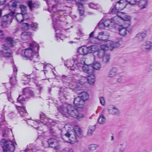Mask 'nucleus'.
Returning a JSON list of instances; mask_svg holds the SVG:
<instances>
[{
	"mask_svg": "<svg viewBox=\"0 0 152 152\" xmlns=\"http://www.w3.org/2000/svg\"><path fill=\"white\" fill-rule=\"evenodd\" d=\"M79 54L86 55L88 53V47L83 46L79 47L77 50Z\"/></svg>",
	"mask_w": 152,
	"mask_h": 152,
	"instance_id": "nucleus-18",
	"label": "nucleus"
},
{
	"mask_svg": "<svg viewBox=\"0 0 152 152\" xmlns=\"http://www.w3.org/2000/svg\"><path fill=\"white\" fill-rule=\"evenodd\" d=\"M68 152H75L74 150L72 149H70Z\"/></svg>",
	"mask_w": 152,
	"mask_h": 152,
	"instance_id": "nucleus-61",
	"label": "nucleus"
},
{
	"mask_svg": "<svg viewBox=\"0 0 152 152\" xmlns=\"http://www.w3.org/2000/svg\"><path fill=\"white\" fill-rule=\"evenodd\" d=\"M6 0H0V4L3 5L5 4Z\"/></svg>",
	"mask_w": 152,
	"mask_h": 152,
	"instance_id": "nucleus-52",
	"label": "nucleus"
},
{
	"mask_svg": "<svg viewBox=\"0 0 152 152\" xmlns=\"http://www.w3.org/2000/svg\"><path fill=\"white\" fill-rule=\"evenodd\" d=\"M79 83L81 85L85 84L87 81L88 82V77L87 78L85 77L82 76L81 78L78 80Z\"/></svg>",
	"mask_w": 152,
	"mask_h": 152,
	"instance_id": "nucleus-31",
	"label": "nucleus"
},
{
	"mask_svg": "<svg viewBox=\"0 0 152 152\" xmlns=\"http://www.w3.org/2000/svg\"><path fill=\"white\" fill-rule=\"evenodd\" d=\"M89 40L93 43L99 44L101 43L102 41H104V40L99 39L98 36L97 37L90 38Z\"/></svg>",
	"mask_w": 152,
	"mask_h": 152,
	"instance_id": "nucleus-24",
	"label": "nucleus"
},
{
	"mask_svg": "<svg viewBox=\"0 0 152 152\" xmlns=\"http://www.w3.org/2000/svg\"><path fill=\"white\" fill-rule=\"evenodd\" d=\"M103 61L104 62H108L110 59V55L108 54H105L102 57Z\"/></svg>",
	"mask_w": 152,
	"mask_h": 152,
	"instance_id": "nucleus-41",
	"label": "nucleus"
},
{
	"mask_svg": "<svg viewBox=\"0 0 152 152\" xmlns=\"http://www.w3.org/2000/svg\"><path fill=\"white\" fill-rule=\"evenodd\" d=\"M13 74H15V75H16L17 72L18 71V69L15 65H14L13 66Z\"/></svg>",
	"mask_w": 152,
	"mask_h": 152,
	"instance_id": "nucleus-47",
	"label": "nucleus"
},
{
	"mask_svg": "<svg viewBox=\"0 0 152 152\" xmlns=\"http://www.w3.org/2000/svg\"><path fill=\"white\" fill-rule=\"evenodd\" d=\"M78 4H77V7L78 8V10H79V9H81L82 10L83 8V6L82 4L81 3H80V2H77Z\"/></svg>",
	"mask_w": 152,
	"mask_h": 152,
	"instance_id": "nucleus-49",
	"label": "nucleus"
},
{
	"mask_svg": "<svg viewBox=\"0 0 152 152\" xmlns=\"http://www.w3.org/2000/svg\"><path fill=\"white\" fill-rule=\"evenodd\" d=\"M114 152H122V151H119L118 152L117 151H115Z\"/></svg>",
	"mask_w": 152,
	"mask_h": 152,
	"instance_id": "nucleus-64",
	"label": "nucleus"
},
{
	"mask_svg": "<svg viewBox=\"0 0 152 152\" xmlns=\"http://www.w3.org/2000/svg\"><path fill=\"white\" fill-rule=\"evenodd\" d=\"M79 97H80L83 102H85L88 100L89 98V95L88 94L85 92H83L79 94Z\"/></svg>",
	"mask_w": 152,
	"mask_h": 152,
	"instance_id": "nucleus-19",
	"label": "nucleus"
},
{
	"mask_svg": "<svg viewBox=\"0 0 152 152\" xmlns=\"http://www.w3.org/2000/svg\"><path fill=\"white\" fill-rule=\"evenodd\" d=\"M100 103L102 105H104L105 104V101L104 98L102 97H100L99 98Z\"/></svg>",
	"mask_w": 152,
	"mask_h": 152,
	"instance_id": "nucleus-46",
	"label": "nucleus"
},
{
	"mask_svg": "<svg viewBox=\"0 0 152 152\" xmlns=\"http://www.w3.org/2000/svg\"><path fill=\"white\" fill-rule=\"evenodd\" d=\"M15 13V12L11 11L9 13L3 16L1 19L2 20L7 21L9 23H11L12 21L13 17Z\"/></svg>",
	"mask_w": 152,
	"mask_h": 152,
	"instance_id": "nucleus-10",
	"label": "nucleus"
},
{
	"mask_svg": "<svg viewBox=\"0 0 152 152\" xmlns=\"http://www.w3.org/2000/svg\"><path fill=\"white\" fill-rule=\"evenodd\" d=\"M82 69L83 72L89 75L88 77V82L90 84L93 85L95 82V71L93 67L91 65H86L82 67Z\"/></svg>",
	"mask_w": 152,
	"mask_h": 152,
	"instance_id": "nucleus-5",
	"label": "nucleus"
},
{
	"mask_svg": "<svg viewBox=\"0 0 152 152\" xmlns=\"http://www.w3.org/2000/svg\"><path fill=\"white\" fill-rule=\"evenodd\" d=\"M15 106L18 112L20 113L21 117H25L28 115V113L25 107L23 106H20L17 105H15Z\"/></svg>",
	"mask_w": 152,
	"mask_h": 152,
	"instance_id": "nucleus-11",
	"label": "nucleus"
},
{
	"mask_svg": "<svg viewBox=\"0 0 152 152\" xmlns=\"http://www.w3.org/2000/svg\"><path fill=\"white\" fill-rule=\"evenodd\" d=\"M103 21L102 22V23L101 24V23H99L98 24V26L99 28H101V26L103 25L104 26L109 27L112 25V22L111 19H104L103 20Z\"/></svg>",
	"mask_w": 152,
	"mask_h": 152,
	"instance_id": "nucleus-21",
	"label": "nucleus"
},
{
	"mask_svg": "<svg viewBox=\"0 0 152 152\" xmlns=\"http://www.w3.org/2000/svg\"><path fill=\"white\" fill-rule=\"evenodd\" d=\"M53 27L56 31L58 30V26L54 24L53 25Z\"/></svg>",
	"mask_w": 152,
	"mask_h": 152,
	"instance_id": "nucleus-56",
	"label": "nucleus"
},
{
	"mask_svg": "<svg viewBox=\"0 0 152 152\" xmlns=\"http://www.w3.org/2000/svg\"><path fill=\"white\" fill-rule=\"evenodd\" d=\"M94 32L93 31L92 32H91L90 33V34H89V39L90 38L94 37Z\"/></svg>",
	"mask_w": 152,
	"mask_h": 152,
	"instance_id": "nucleus-53",
	"label": "nucleus"
},
{
	"mask_svg": "<svg viewBox=\"0 0 152 152\" xmlns=\"http://www.w3.org/2000/svg\"><path fill=\"white\" fill-rule=\"evenodd\" d=\"M127 2H128L126 0H120L117 2L115 5L119 10H121L126 7L127 5Z\"/></svg>",
	"mask_w": 152,
	"mask_h": 152,
	"instance_id": "nucleus-12",
	"label": "nucleus"
},
{
	"mask_svg": "<svg viewBox=\"0 0 152 152\" xmlns=\"http://www.w3.org/2000/svg\"><path fill=\"white\" fill-rule=\"evenodd\" d=\"M105 121V119L104 115H101L98 119V123L100 124H103Z\"/></svg>",
	"mask_w": 152,
	"mask_h": 152,
	"instance_id": "nucleus-43",
	"label": "nucleus"
},
{
	"mask_svg": "<svg viewBox=\"0 0 152 152\" xmlns=\"http://www.w3.org/2000/svg\"><path fill=\"white\" fill-rule=\"evenodd\" d=\"M74 68L72 69L73 70H77L79 69V68L80 67H83L82 66V64L80 62H78V61L76 59V62H75V63L74 64Z\"/></svg>",
	"mask_w": 152,
	"mask_h": 152,
	"instance_id": "nucleus-32",
	"label": "nucleus"
},
{
	"mask_svg": "<svg viewBox=\"0 0 152 152\" xmlns=\"http://www.w3.org/2000/svg\"><path fill=\"white\" fill-rule=\"evenodd\" d=\"M3 151L13 152L15 150V147L13 142L10 140H6L2 139L0 141Z\"/></svg>",
	"mask_w": 152,
	"mask_h": 152,
	"instance_id": "nucleus-6",
	"label": "nucleus"
},
{
	"mask_svg": "<svg viewBox=\"0 0 152 152\" xmlns=\"http://www.w3.org/2000/svg\"><path fill=\"white\" fill-rule=\"evenodd\" d=\"M20 3L18 0H12L8 4V7L10 10L14 12L15 11L20 5Z\"/></svg>",
	"mask_w": 152,
	"mask_h": 152,
	"instance_id": "nucleus-9",
	"label": "nucleus"
},
{
	"mask_svg": "<svg viewBox=\"0 0 152 152\" xmlns=\"http://www.w3.org/2000/svg\"><path fill=\"white\" fill-rule=\"evenodd\" d=\"M104 54H105L103 51L101 50L98 51L97 55L99 58H102Z\"/></svg>",
	"mask_w": 152,
	"mask_h": 152,
	"instance_id": "nucleus-45",
	"label": "nucleus"
},
{
	"mask_svg": "<svg viewBox=\"0 0 152 152\" xmlns=\"http://www.w3.org/2000/svg\"><path fill=\"white\" fill-rule=\"evenodd\" d=\"M30 25L28 23H24L22 25V28L24 31L28 30L30 28Z\"/></svg>",
	"mask_w": 152,
	"mask_h": 152,
	"instance_id": "nucleus-36",
	"label": "nucleus"
},
{
	"mask_svg": "<svg viewBox=\"0 0 152 152\" xmlns=\"http://www.w3.org/2000/svg\"><path fill=\"white\" fill-rule=\"evenodd\" d=\"M110 10H111V12L113 14L118 15V14L120 12L119 10L117 8L116 5H113L110 8Z\"/></svg>",
	"mask_w": 152,
	"mask_h": 152,
	"instance_id": "nucleus-29",
	"label": "nucleus"
},
{
	"mask_svg": "<svg viewBox=\"0 0 152 152\" xmlns=\"http://www.w3.org/2000/svg\"><path fill=\"white\" fill-rule=\"evenodd\" d=\"M111 140H113V136H111Z\"/></svg>",
	"mask_w": 152,
	"mask_h": 152,
	"instance_id": "nucleus-63",
	"label": "nucleus"
},
{
	"mask_svg": "<svg viewBox=\"0 0 152 152\" xmlns=\"http://www.w3.org/2000/svg\"><path fill=\"white\" fill-rule=\"evenodd\" d=\"M6 134V130L5 129H3L2 131V136L3 137H4L5 136V134Z\"/></svg>",
	"mask_w": 152,
	"mask_h": 152,
	"instance_id": "nucleus-55",
	"label": "nucleus"
},
{
	"mask_svg": "<svg viewBox=\"0 0 152 152\" xmlns=\"http://www.w3.org/2000/svg\"><path fill=\"white\" fill-rule=\"evenodd\" d=\"M142 46L145 49L149 50L152 48V43L150 41H146L142 45Z\"/></svg>",
	"mask_w": 152,
	"mask_h": 152,
	"instance_id": "nucleus-28",
	"label": "nucleus"
},
{
	"mask_svg": "<svg viewBox=\"0 0 152 152\" xmlns=\"http://www.w3.org/2000/svg\"><path fill=\"white\" fill-rule=\"evenodd\" d=\"M27 4L31 11L33 8L37 9L39 7L38 2L36 1L33 2L32 0L28 1H27Z\"/></svg>",
	"mask_w": 152,
	"mask_h": 152,
	"instance_id": "nucleus-14",
	"label": "nucleus"
},
{
	"mask_svg": "<svg viewBox=\"0 0 152 152\" xmlns=\"http://www.w3.org/2000/svg\"><path fill=\"white\" fill-rule=\"evenodd\" d=\"M31 35V32L24 31L23 32L21 35V38L22 40H25L28 39V37Z\"/></svg>",
	"mask_w": 152,
	"mask_h": 152,
	"instance_id": "nucleus-27",
	"label": "nucleus"
},
{
	"mask_svg": "<svg viewBox=\"0 0 152 152\" xmlns=\"http://www.w3.org/2000/svg\"><path fill=\"white\" fill-rule=\"evenodd\" d=\"M125 27H123L122 26H120L119 28V34L122 36H125L127 33L128 27L130 26V25H128L127 24H123Z\"/></svg>",
	"mask_w": 152,
	"mask_h": 152,
	"instance_id": "nucleus-13",
	"label": "nucleus"
},
{
	"mask_svg": "<svg viewBox=\"0 0 152 152\" xmlns=\"http://www.w3.org/2000/svg\"><path fill=\"white\" fill-rule=\"evenodd\" d=\"M104 33L103 31H102L101 32H99V36H103L104 35Z\"/></svg>",
	"mask_w": 152,
	"mask_h": 152,
	"instance_id": "nucleus-58",
	"label": "nucleus"
},
{
	"mask_svg": "<svg viewBox=\"0 0 152 152\" xmlns=\"http://www.w3.org/2000/svg\"><path fill=\"white\" fill-rule=\"evenodd\" d=\"M147 35V32H145L142 33H139L137 35V37L139 38L141 40L143 39Z\"/></svg>",
	"mask_w": 152,
	"mask_h": 152,
	"instance_id": "nucleus-34",
	"label": "nucleus"
},
{
	"mask_svg": "<svg viewBox=\"0 0 152 152\" xmlns=\"http://www.w3.org/2000/svg\"><path fill=\"white\" fill-rule=\"evenodd\" d=\"M96 127L95 125L90 126H89L87 132V134L89 135H91L92 134L95 129Z\"/></svg>",
	"mask_w": 152,
	"mask_h": 152,
	"instance_id": "nucleus-33",
	"label": "nucleus"
},
{
	"mask_svg": "<svg viewBox=\"0 0 152 152\" xmlns=\"http://www.w3.org/2000/svg\"><path fill=\"white\" fill-rule=\"evenodd\" d=\"M45 116V114L43 113H42L40 114V118H42V117L43 116Z\"/></svg>",
	"mask_w": 152,
	"mask_h": 152,
	"instance_id": "nucleus-60",
	"label": "nucleus"
},
{
	"mask_svg": "<svg viewBox=\"0 0 152 152\" xmlns=\"http://www.w3.org/2000/svg\"><path fill=\"white\" fill-rule=\"evenodd\" d=\"M10 23L7 21H6L2 20L0 23V26L2 28H6L7 27L8 25Z\"/></svg>",
	"mask_w": 152,
	"mask_h": 152,
	"instance_id": "nucleus-40",
	"label": "nucleus"
},
{
	"mask_svg": "<svg viewBox=\"0 0 152 152\" xmlns=\"http://www.w3.org/2000/svg\"><path fill=\"white\" fill-rule=\"evenodd\" d=\"M116 72V69L115 68H113L110 71L109 74V77H112L114 76Z\"/></svg>",
	"mask_w": 152,
	"mask_h": 152,
	"instance_id": "nucleus-39",
	"label": "nucleus"
},
{
	"mask_svg": "<svg viewBox=\"0 0 152 152\" xmlns=\"http://www.w3.org/2000/svg\"><path fill=\"white\" fill-rule=\"evenodd\" d=\"M76 62V59L73 58L72 59L67 60L65 64L69 69L73 70L72 69L74 68V64Z\"/></svg>",
	"mask_w": 152,
	"mask_h": 152,
	"instance_id": "nucleus-15",
	"label": "nucleus"
},
{
	"mask_svg": "<svg viewBox=\"0 0 152 152\" xmlns=\"http://www.w3.org/2000/svg\"><path fill=\"white\" fill-rule=\"evenodd\" d=\"M79 12L80 15L82 16L84 14V11L83 10L81 9H79Z\"/></svg>",
	"mask_w": 152,
	"mask_h": 152,
	"instance_id": "nucleus-51",
	"label": "nucleus"
},
{
	"mask_svg": "<svg viewBox=\"0 0 152 152\" xmlns=\"http://www.w3.org/2000/svg\"><path fill=\"white\" fill-rule=\"evenodd\" d=\"M49 147L53 148L55 150H58L60 148L59 141L54 138H50L47 141Z\"/></svg>",
	"mask_w": 152,
	"mask_h": 152,
	"instance_id": "nucleus-7",
	"label": "nucleus"
},
{
	"mask_svg": "<svg viewBox=\"0 0 152 152\" xmlns=\"http://www.w3.org/2000/svg\"><path fill=\"white\" fill-rule=\"evenodd\" d=\"M129 4H133L135 3V0H126Z\"/></svg>",
	"mask_w": 152,
	"mask_h": 152,
	"instance_id": "nucleus-50",
	"label": "nucleus"
},
{
	"mask_svg": "<svg viewBox=\"0 0 152 152\" xmlns=\"http://www.w3.org/2000/svg\"><path fill=\"white\" fill-rule=\"evenodd\" d=\"M23 94L22 95H19V97L17 99L18 101L20 103H22L24 101H25V98Z\"/></svg>",
	"mask_w": 152,
	"mask_h": 152,
	"instance_id": "nucleus-42",
	"label": "nucleus"
},
{
	"mask_svg": "<svg viewBox=\"0 0 152 152\" xmlns=\"http://www.w3.org/2000/svg\"><path fill=\"white\" fill-rule=\"evenodd\" d=\"M92 66L94 70H99L101 67L100 64L98 62H96L94 63L93 64V66Z\"/></svg>",
	"mask_w": 152,
	"mask_h": 152,
	"instance_id": "nucleus-38",
	"label": "nucleus"
},
{
	"mask_svg": "<svg viewBox=\"0 0 152 152\" xmlns=\"http://www.w3.org/2000/svg\"><path fill=\"white\" fill-rule=\"evenodd\" d=\"M118 15H117L116 16L111 18V20L112 23L118 24L122 23Z\"/></svg>",
	"mask_w": 152,
	"mask_h": 152,
	"instance_id": "nucleus-25",
	"label": "nucleus"
},
{
	"mask_svg": "<svg viewBox=\"0 0 152 152\" xmlns=\"http://www.w3.org/2000/svg\"><path fill=\"white\" fill-rule=\"evenodd\" d=\"M121 22H123V24H128V25H131V18L129 16L126 15L125 13L120 12L118 14Z\"/></svg>",
	"mask_w": 152,
	"mask_h": 152,
	"instance_id": "nucleus-8",
	"label": "nucleus"
},
{
	"mask_svg": "<svg viewBox=\"0 0 152 152\" xmlns=\"http://www.w3.org/2000/svg\"><path fill=\"white\" fill-rule=\"evenodd\" d=\"M23 95H25L26 98H29L34 95V93L33 91L30 90L28 88H24L23 90Z\"/></svg>",
	"mask_w": 152,
	"mask_h": 152,
	"instance_id": "nucleus-16",
	"label": "nucleus"
},
{
	"mask_svg": "<svg viewBox=\"0 0 152 152\" xmlns=\"http://www.w3.org/2000/svg\"><path fill=\"white\" fill-rule=\"evenodd\" d=\"M10 79V83L12 85H15L17 82L16 75L15 74L12 75L11 76H9Z\"/></svg>",
	"mask_w": 152,
	"mask_h": 152,
	"instance_id": "nucleus-30",
	"label": "nucleus"
},
{
	"mask_svg": "<svg viewBox=\"0 0 152 152\" xmlns=\"http://www.w3.org/2000/svg\"><path fill=\"white\" fill-rule=\"evenodd\" d=\"M135 3L130 4L134 5L138 1V5L140 9H142L146 7L147 4V0H135Z\"/></svg>",
	"mask_w": 152,
	"mask_h": 152,
	"instance_id": "nucleus-17",
	"label": "nucleus"
},
{
	"mask_svg": "<svg viewBox=\"0 0 152 152\" xmlns=\"http://www.w3.org/2000/svg\"><path fill=\"white\" fill-rule=\"evenodd\" d=\"M50 132L52 134H53L55 133V132L52 129H50Z\"/></svg>",
	"mask_w": 152,
	"mask_h": 152,
	"instance_id": "nucleus-59",
	"label": "nucleus"
},
{
	"mask_svg": "<svg viewBox=\"0 0 152 152\" xmlns=\"http://www.w3.org/2000/svg\"><path fill=\"white\" fill-rule=\"evenodd\" d=\"M8 99L9 101H11L10 100L12 99L11 98V93L10 92V93L8 94Z\"/></svg>",
	"mask_w": 152,
	"mask_h": 152,
	"instance_id": "nucleus-54",
	"label": "nucleus"
},
{
	"mask_svg": "<svg viewBox=\"0 0 152 152\" xmlns=\"http://www.w3.org/2000/svg\"><path fill=\"white\" fill-rule=\"evenodd\" d=\"M5 42L9 45L8 46L5 44L1 45V50L0 51L1 54L6 58H9L11 57L12 52L10 47H13L16 45V42L11 37H6L5 39Z\"/></svg>",
	"mask_w": 152,
	"mask_h": 152,
	"instance_id": "nucleus-3",
	"label": "nucleus"
},
{
	"mask_svg": "<svg viewBox=\"0 0 152 152\" xmlns=\"http://www.w3.org/2000/svg\"><path fill=\"white\" fill-rule=\"evenodd\" d=\"M118 110L114 109L112 110L111 113L112 114H117L118 113Z\"/></svg>",
	"mask_w": 152,
	"mask_h": 152,
	"instance_id": "nucleus-48",
	"label": "nucleus"
},
{
	"mask_svg": "<svg viewBox=\"0 0 152 152\" xmlns=\"http://www.w3.org/2000/svg\"><path fill=\"white\" fill-rule=\"evenodd\" d=\"M38 25L36 23L33 22L30 24V28L31 27L34 31L36 30L38 28Z\"/></svg>",
	"mask_w": 152,
	"mask_h": 152,
	"instance_id": "nucleus-37",
	"label": "nucleus"
},
{
	"mask_svg": "<svg viewBox=\"0 0 152 152\" xmlns=\"http://www.w3.org/2000/svg\"><path fill=\"white\" fill-rule=\"evenodd\" d=\"M88 53H94L98 51L99 49V47L96 45H91L88 47Z\"/></svg>",
	"mask_w": 152,
	"mask_h": 152,
	"instance_id": "nucleus-22",
	"label": "nucleus"
},
{
	"mask_svg": "<svg viewBox=\"0 0 152 152\" xmlns=\"http://www.w3.org/2000/svg\"><path fill=\"white\" fill-rule=\"evenodd\" d=\"M4 34L3 32L2 31H0V36H1Z\"/></svg>",
	"mask_w": 152,
	"mask_h": 152,
	"instance_id": "nucleus-62",
	"label": "nucleus"
},
{
	"mask_svg": "<svg viewBox=\"0 0 152 152\" xmlns=\"http://www.w3.org/2000/svg\"><path fill=\"white\" fill-rule=\"evenodd\" d=\"M112 43L110 42L105 44H102L100 46L101 49L103 51L108 50L109 48L112 47Z\"/></svg>",
	"mask_w": 152,
	"mask_h": 152,
	"instance_id": "nucleus-26",
	"label": "nucleus"
},
{
	"mask_svg": "<svg viewBox=\"0 0 152 152\" xmlns=\"http://www.w3.org/2000/svg\"><path fill=\"white\" fill-rule=\"evenodd\" d=\"M31 75V74L29 75H25V77H27L29 79H31V78H32L33 77H30V76Z\"/></svg>",
	"mask_w": 152,
	"mask_h": 152,
	"instance_id": "nucleus-57",
	"label": "nucleus"
},
{
	"mask_svg": "<svg viewBox=\"0 0 152 152\" xmlns=\"http://www.w3.org/2000/svg\"><path fill=\"white\" fill-rule=\"evenodd\" d=\"M21 55L26 60H30L34 62L38 61L39 56L31 48H27L22 50Z\"/></svg>",
	"mask_w": 152,
	"mask_h": 152,
	"instance_id": "nucleus-4",
	"label": "nucleus"
},
{
	"mask_svg": "<svg viewBox=\"0 0 152 152\" xmlns=\"http://www.w3.org/2000/svg\"><path fill=\"white\" fill-rule=\"evenodd\" d=\"M97 147V145L96 144H92L90 145L89 149L91 150H94Z\"/></svg>",
	"mask_w": 152,
	"mask_h": 152,
	"instance_id": "nucleus-44",
	"label": "nucleus"
},
{
	"mask_svg": "<svg viewBox=\"0 0 152 152\" xmlns=\"http://www.w3.org/2000/svg\"><path fill=\"white\" fill-rule=\"evenodd\" d=\"M25 15L23 13H17L15 15V18L19 23H21L23 21L24 17Z\"/></svg>",
	"mask_w": 152,
	"mask_h": 152,
	"instance_id": "nucleus-23",
	"label": "nucleus"
},
{
	"mask_svg": "<svg viewBox=\"0 0 152 152\" xmlns=\"http://www.w3.org/2000/svg\"><path fill=\"white\" fill-rule=\"evenodd\" d=\"M29 46L30 48H31L34 52L35 51L37 50L38 51L39 49V45L35 42H33L29 44Z\"/></svg>",
	"mask_w": 152,
	"mask_h": 152,
	"instance_id": "nucleus-20",
	"label": "nucleus"
},
{
	"mask_svg": "<svg viewBox=\"0 0 152 152\" xmlns=\"http://www.w3.org/2000/svg\"><path fill=\"white\" fill-rule=\"evenodd\" d=\"M65 129L69 128L67 132L65 134V136L68 138V142L70 143L74 144L77 141V137L82 135V131L77 126H75L72 129L70 124H66L64 126Z\"/></svg>",
	"mask_w": 152,
	"mask_h": 152,
	"instance_id": "nucleus-2",
	"label": "nucleus"
},
{
	"mask_svg": "<svg viewBox=\"0 0 152 152\" xmlns=\"http://www.w3.org/2000/svg\"><path fill=\"white\" fill-rule=\"evenodd\" d=\"M19 7V8L20 9V10H21V13H23L24 14L26 15L27 10V7L24 5L20 4Z\"/></svg>",
	"mask_w": 152,
	"mask_h": 152,
	"instance_id": "nucleus-35",
	"label": "nucleus"
},
{
	"mask_svg": "<svg viewBox=\"0 0 152 152\" xmlns=\"http://www.w3.org/2000/svg\"><path fill=\"white\" fill-rule=\"evenodd\" d=\"M73 104L77 108L71 104H69L66 107L62 105L57 108L58 110L65 117L70 116L76 118L78 121H80L83 118L84 115L78 110V109L83 108L85 103L80 97L78 96L74 99Z\"/></svg>",
	"mask_w": 152,
	"mask_h": 152,
	"instance_id": "nucleus-1",
	"label": "nucleus"
}]
</instances>
